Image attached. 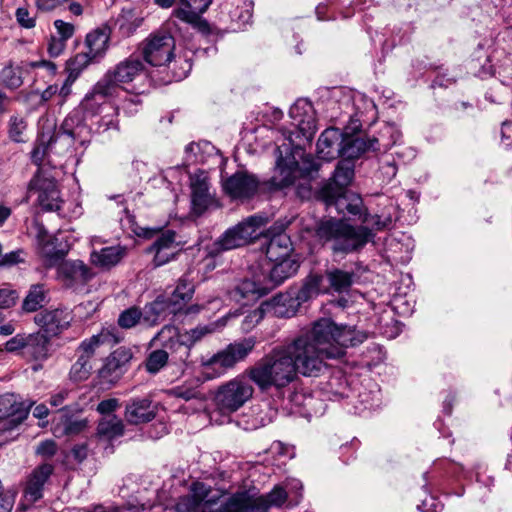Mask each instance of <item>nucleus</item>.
<instances>
[{"mask_svg":"<svg viewBox=\"0 0 512 512\" xmlns=\"http://www.w3.org/2000/svg\"><path fill=\"white\" fill-rule=\"evenodd\" d=\"M366 333L351 326H338L322 318L293 339L277 345L260 358L245 374L261 392L283 389L298 375L319 377L328 369V360L342 359L346 348L357 346Z\"/></svg>","mask_w":512,"mask_h":512,"instance_id":"nucleus-1","label":"nucleus"},{"mask_svg":"<svg viewBox=\"0 0 512 512\" xmlns=\"http://www.w3.org/2000/svg\"><path fill=\"white\" fill-rule=\"evenodd\" d=\"M317 235L330 244L334 253L348 254L361 249L374 234L366 226H352L345 221L328 219L317 227Z\"/></svg>","mask_w":512,"mask_h":512,"instance_id":"nucleus-2","label":"nucleus"},{"mask_svg":"<svg viewBox=\"0 0 512 512\" xmlns=\"http://www.w3.org/2000/svg\"><path fill=\"white\" fill-rule=\"evenodd\" d=\"M117 96L118 95L100 79L81 102V106L86 115H101L98 121V129L100 131L104 132L110 129H119V107L110 102V99Z\"/></svg>","mask_w":512,"mask_h":512,"instance_id":"nucleus-3","label":"nucleus"},{"mask_svg":"<svg viewBox=\"0 0 512 512\" xmlns=\"http://www.w3.org/2000/svg\"><path fill=\"white\" fill-rule=\"evenodd\" d=\"M265 224V218L252 215L233 227L228 228L219 238L205 246L209 257L216 258L223 252L249 244L258 236V230Z\"/></svg>","mask_w":512,"mask_h":512,"instance_id":"nucleus-4","label":"nucleus"},{"mask_svg":"<svg viewBox=\"0 0 512 512\" xmlns=\"http://www.w3.org/2000/svg\"><path fill=\"white\" fill-rule=\"evenodd\" d=\"M287 500V492L281 486H275L266 495H259L256 488L241 489L231 494L225 501L223 512H249V510H267L281 508Z\"/></svg>","mask_w":512,"mask_h":512,"instance_id":"nucleus-5","label":"nucleus"},{"mask_svg":"<svg viewBox=\"0 0 512 512\" xmlns=\"http://www.w3.org/2000/svg\"><path fill=\"white\" fill-rule=\"evenodd\" d=\"M86 130L77 115H69L63 121L61 128L55 134L41 133L39 140L31 152V159L36 165H41L45 156L57 142L66 146L74 143L83 145V131Z\"/></svg>","mask_w":512,"mask_h":512,"instance_id":"nucleus-6","label":"nucleus"},{"mask_svg":"<svg viewBox=\"0 0 512 512\" xmlns=\"http://www.w3.org/2000/svg\"><path fill=\"white\" fill-rule=\"evenodd\" d=\"M254 388L247 375L237 376L219 386L215 394V405L222 414H231L249 401Z\"/></svg>","mask_w":512,"mask_h":512,"instance_id":"nucleus-7","label":"nucleus"},{"mask_svg":"<svg viewBox=\"0 0 512 512\" xmlns=\"http://www.w3.org/2000/svg\"><path fill=\"white\" fill-rule=\"evenodd\" d=\"M224 496L220 489L201 482H192L189 493L182 497L175 506V512H194L197 509H209Z\"/></svg>","mask_w":512,"mask_h":512,"instance_id":"nucleus-8","label":"nucleus"},{"mask_svg":"<svg viewBox=\"0 0 512 512\" xmlns=\"http://www.w3.org/2000/svg\"><path fill=\"white\" fill-rule=\"evenodd\" d=\"M158 342L163 348L171 352L172 361L179 363L182 370L189 367L192 363L191 348L193 345L189 344L181 337L177 327L173 325H165L152 339Z\"/></svg>","mask_w":512,"mask_h":512,"instance_id":"nucleus-9","label":"nucleus"},{"mask_svg":"<svg viewBox=\"0 0 512 512\" xmlns=\"http://www.w3.org/2000/svg\"><path fill=\"white\" fill-rule=\"evenodd\" d=\"M175 40L168 32H158L150 35L142 43V55L152 66L168 64L174 57Z\"/></svg>","mask_w":512,"mask_h":512,"instance_id":"nucleus-10","label":"nucleus"},{"mask_svg":"<svg viewBox=\"0 0 512 512\" xmlns=\"http://www.w3.org/2000/svg\"><path fill=\"white\" fill-rule=\"evenodd\" d=\"M339 105L342 121L347 122L344 129L351 132H358L362 127V117L375 109L373 101L362 93L343 96Z\"/></svg>","mask_w":512,"mask_h":512,"instance_id":"nucleus-11","label":"nucleus"},{"mask_svg":"<svg viewBox=\"0 0 512 512\" xmlns=\"http://www.w3.org/2000/svg\"><path fill=\"white\" fill-rule=\"evenodd\" d=\"M143 72V62L137 57L130 56L109 69L101 80L118 95L121 89H125V84L133 82Z\"/></svg>","mask_w":512,"mask_h":512,"instance_id":"nucleus-12","label":"nucleus"},{"mask_svg":"<svg viewBox=\"0 0 512 512\" xmlns=\"http://www.w3.org/2000/svg\"><path fill=\"white\" fill-rule=\"evenodd\" d=\"M256 339L254 337L244 338L240 341L229 344L224 350L219 351L207 360L202 361L205 367L219 366L231 368L236 363L243 361L254 350Z\"/></svg>","mask_w":512,"mask_h":512,"instance_id":"nucleus-13","label":"nucleus"},{"mask_svg":"<svg viewBox=\"0 0 512 512\" xmlns=\"http://www.w3.org/2000/svg\"><path fill=\"white\" fill-rule=\"evenodd\" d=\"M34 402H19L14 394L0 395V433L5 429H14L25 418Z\"/></svg>","mask_w":512,"mask_h":512,"instance_id":"nucleus-14","label":"nucleus"},{"mask_svg":"<svg viewBox=\"0 0 512 512\" xmlns=\"http://www.w3.org/2000/svg\"><path fill=\"white\" fill-rule=\"evenodd\" d=\"M29 193H37L39 205L46 211L61 208L60 192L54 179L45 177L38 172L29 183Z\"/></svg>","mask_w":512,"mask_h":512,"instance_id":"nucleus-15","label":"nucleus"},{"mask_svg":"<svg viewBox=\"0 0 512 512\" xmlns=\"http://www.w3.org/2000/svg\"><path fill=\"white\" fill-rule=\"evenodd\" d=\"M110 29L107 26L98 27L86 35L85 45L87 51L77 54L74 62L86 66L90 62L98 61L108 49Z\"/></svg>","mask_w":512,"mask_h":512,"instance_id":"nucleus-16","label":"nucleus"},{"mask_svg":"<svg viewBox=\"0 0 512 512\" xmlns=\"http://www.w3.org/2000/svg\"><path fill=\"white\" fill-rule=\"evenodd\" d=\"M191 209L196 216L202 215L215 202L210 192L209 177L204 171H197L190 176Z\"/></svg>","mask_w":512,"mask_h":512,"instance_id":"nucleus-17","label":"nucleus"},{"mask_svg":"<svg viewBox=\"0 0 512 512\" xmlns=\"http://www.w3.org/2000/svg\"><path fill=\"white\" fill-rule=\"evenodd\" d=\"M259 185L254 174L237 171L223 182V190L233 199H249L257 193Z\"/></svg>","mask_w":512,"mask_h":512,"instance_id":"nucleus-18","label":"nucleus"},{"mask_svg":"<svg viewBox=\"0 0 512 512\" xmlns=\"http://www.w3.org/2000/svg\"><path fill=\"white\" fill-rule=\"evenodd\" d=\"M289 116L293 120L299 132L305 139H310L317 130L315 109L307 99H298L289 110Z\"/></svg>","mask_w":512,"mask_h":512,"instance_id":"nucleus-19","label":"nucleus"},{"mask_svg":"<svg viewBox=\"0 0 512 512\" xmlns=\"http://www.w3.org/2000/svg\"><path fill=\"white\" fill-rule=\"evenodd\" d=\"M179 251L180 242L176 240V233L172 230L161 232L147 249L148 253L154 255L153 263L155 267L167 264L174 259Z\"/></svg>","mask_w":512,"mask_h":512,"instance_id":"nucleus-20","label":"nucleus"},{"mask_svg":"<svg viewBox=\"0 0 512 512\" xmlns=\"http://www.w3.org/2000/svg\"><path fill=\"white\" fill-rule=\"evenodd\" d=\"M269 293L260 272H254L252 278H245L235 284L230 291V297L237 302H250Z\"/></svg>","mask_w":512,"mask_h":512,"instance_id":"nucleus-21","label":"nucleus"},{"mask_svg":"<svg viewBox=\"0 0 512 512\" xmlns=\"http://www.w3.org/2000/svg\"><path fill=\"white\" fill-rule=\"evenodd\" d=\"M270 262L267 268H262L260 271L266 286L269 287V292L281 285L288 278L294 276L299 269V263L293 259Z\"/></svg>","mask_w":512,"mask_h":512,"instance_id":"nucleus-22","label":"nucleus"},{"mask_svg":"<svg viewBox=\"0 0 512 512\" xmlns=\"http://www.w3.org/2000/svg\"><path fill=\"white\" fill-rule=\"evenodd\" d=\"M94 275L91 268L81 260L64 261L57 267L58 279L67 287L86 284Z\"/></svg>","mask_w":512,"mask_h":512,"instance_id":"nucleus-23","label":"nucleus"},{"mask_svg":"<svg viewBox=\"0 0 512 512\" xmlns=\"http://www.w3.org/2000/svg\"><path fill=\"white\" fill-rule=\"evenodd\" d=\"M354 132L345 130L340 156L343 159H351L352 161L361 156L366 151H377L380 149L379 139L369 136L350 135Z\"/></svg>","mask_w":512,"mask_h":512,"instance_id":"nucleus-24","label":"nucleus"},{"mask_svg":"<svg viewBox=\"0 0 512 512\" xmlns=\"http://www.w3.org/2000/svg\"><path fill=\"white\" fill-rule=\"evenodd\" d=\"M277 227H271L268 231L269 239L265 244V254L269 261H278L290 259L292 252V242L290 236Z\"/></svg>","mask_w":512,"mask_h":512,"instance_id":"nucleus-25","label":"nucleus"},{"mask_svg":"<svg viewBox=\"0 0 512 512\" xmlns=\"http://www.w3.org/2000/svg\"><path fill=\"white\" fill-rule=\"evenodd\" d=\"M157 408L149 397L132 398L125 407V419L129 424L138 425L152 421Z\"/></svg>","mask_w":512,"mask_h":512,"instance_id":"nucleus-26","label":"nucleus"},{"mask_svg":"<svg viewBox=\"0 0 512 512\" xmlns=\"http://www.w3.org/2000/svg\"><path fill=\"white\" fill-rule=\"evenodd\" d=\"M34 320L46 334L56 336L69 326L71 316L65 309L44 310Z\"/></svg>","mask_w":512,"mask_h":512,"instance_id":"nucleus-27","label":"nucleus"},{"mask_svg":"<svg viewBox=\"0 0 512 512\" xmlns=\"http://www.w3.org/2000/svg\"><path fill=\"white\" fill-rule=\"evenodd\" d=\"M324 278L325 293H346L358 280V275L354 271H348L341 268L327 269L322 275Z\"/></svg>","mask_w":512,"mask_h":512,"instance_id":"nucleus-28","label":"nucleus"},{"mask_svg":"<svg viewBox=\"0 0 512 512\" xmlns=\"http://www.w3.org/2000/svg\"><path fill=\"white\" fill-rule=\"evenodd\" d=\"M343 135L338 128H327L317 141V155L319 159L331 161L341 154Z\"/></svg>","mask_w":512,"mask_h":512,"instance_id":"nucleus-29","label":"nucleus"},{"mask_svg":"<svg viewBox=\"0 0 512 512\" xmlns=\"http://www.w3.org/2000/svg\"><path fill=\"white\" fill-rule=\"evenodd\" d=\"M87 426L85 419H79L70 415L67 407L60 409L52 420V433L55 437L76 435L82 432Z\"/></svg>","mask_w":512,"mask_h":512,"instance_id":"nucleus-30","label":"nucleus"},{"mask_svg":"<svg viewBox=\"0 0 512 512\" xmlns=\"http://www.w3.org/2000/svg\"><path fill=\"white\" fill-rule=\"evenodd\" d=\"M121 341V337L115 327L103 328L98 334L85 339L78 348V353L91 359L96 350L101 346L112 347Z\"/></svg>","mask_w":512,"mask_h":512,"instance_id":"nucleus-31","label":"nucleus"},{"mask_svg":"<svg viewBox=\"0 0 512 512\" xmlns=\"http://www.w3.org/2000/svg\"><path fill=\"white\" fill-rule=\"evenodd\" d=\"M132 357L133 353L130 348L119 347L107 358L101 370L102 376L118 378L127 370Z\"/></svg>","mask_w":512,"mask_h":512,"instance_id":"nucleus-32","label":"nucleus"},{"mask_svg":"<svg viewBox=\"0 0 512 512\" xmlns=\"http://www.w3.org/2000/svg\"><path fill=\"white\" fill-rule=\"evenodd\" d=\"M276 152L278 153L276 160V171L279 173L278 176L273 177L274 184L283 188L287 187L295 181L296 173L298 170V162L295 157L291 154L282 156V152L277 147Z\"/></svg>","mask_w":512,"mask_h":512,"instance_id":"nucleus-33","label":"nucleus"},{"mask_svg":"<svg viewBox=\"0 0 512 512\" xmlns=\"http://www.w3.org/2000/svg\"><path fill=\"white\" fill-rule=\"evenodd\" d=\"M53 472L51 464H43L35 469L28 479L24 498L26 502H35L42 497V487Z\"/></svg>","mask_w":512,"mask_h":512,"instance_id":"nucleus-34","label":"nucleus"},{"mask_svg":"<svg viewBox=\"0 0 512 512\" xmlns=\"http://www.w3.org/2000/svg\"><path fill=\"white\" fill-rule=\"evenodd\" d=\"M50 340L49 337L39 331L27 334L24 358L43 361L49 357Z\"/></svg>","mask_w":512,"mask_h":512,"instance_id":"nucleus-35","label":"nucleus"},{"mask_svg":"<svg viewBox=\"0 0 512 512\" xmlns=\"http://www.w3.org/2000/svg\"><path fill=\"white\" fill-rule=\"evenodd\" d=\"M39 243L41 245L40 254L43 258L44 265L48 268L57 266L62 263L67 249L64 247L58 248L57 242L58 237L54 236L49 239H45V232L39 233Z\"/></svg>","mask_w":512,"mask_h":512,"instance_id":"nucleus-36","label":"nucleus"},{"mask_svg":"<svg viewBox=\"0 0 512 512\" xmlns=\"http://www.w3.org/2000/svg\"><path fill=\"white\" fill-rule=\"evenodd\" d=\"M267 312H271L276 317L290 318L294 316L300 305L297 299H294L290 294H279L271 299V301L264 302Z\"/></svg>","mask_w":512,"mask_h":512,"instance_id":"nucleus-37","label":"nucleus"},{"mask_svg":"<svg viewBox=\"0 0 512 512\" xmlns=\"http://www.w3.org/2000/svg\"><path fill=\"white\" fill-rule=\"evenodd\" d=\"M165 394L169 397H175L185 401L198 400L201 403L206 401V396L202 391L201 382L199 379L187 380L181 385L167 389Z\"/></svg>","mask_w":512,"mask_h":512,"instance_id":"nucleus-38","label":"nucleus"},{"mask_svg":"<svg viewBox=\"0 0 512 512\" xmlns=\"http://www.w3.org/2000/svg\"><path fill=\"white\" fill-rule=\"evenodd\" d=\"M142 313L143 325L146 327L157 325L168 314H176L171 311V305L165 297H158L155 301L145 305Z\"/></svg>","mask_w":512,"mask_h":512,"instance_id":"nucleus-39","label":"nucleus"},{"mask_svg":"<svg viewBox=\"0 0 512 512\" xmlns=\"http://www.w3.org/2000/svg\"><path fill=\"white\" fill-rule=\"evenodd\" d=\"M125 250L120 246H110L93 251L90 255L92 264L101 269H110L124 257Z\"/></svg>","mask_w":512,"mask_h":512,"instance_id":"nucleus-40","label":"nucleus"},{"mask_svg":"<svg viewBox=\"0 0 512 512\" xmlns=\"http://www.w3.org/2000/svg\"><path fill=\"white\" fill-rule=\"evenodd\" d=\"M320 196L328 207L334 206L338 213H346L347 204L350 199V193H348L347 189L337 188L333 185H324L320 191Z\"/></svg>","mask_w":512,"mask_h":512,"instance_id":"nucleus-41","label":"nucleus"},{"mask_svg":"<svg viewBox=\"0 0 512 512\" xmlns=\"http://www.w3.org/2000/svg\"><path fill=\"white\" fill-rule=\"evenodd\" d=\"M324 278L321 274H311L304 281L301 288L293 296L297 299L299 305L309 301L310 299L318 296L320 293H325Z\"/></svg>","mask_w":512,"mask_h":512,"instance_id":"nucleus-42","label":"nucleus"},{"mask_svg":"<svg viewBox=\"0 0 512 512\" xmlns=\"http://www.w3.org/2000/svg\"><path fill=\"white\" fill-rule=\"evenodd\" d=\"M194 294V285L186 278L179 279L172 295L166 298L171 305L172 312H179L182 307L192 298Z\"/></svg>","mask_w":512,"mask_h":512,"instance_id":"nucleus-43","label":"nucleus"},{"mask_svg":"<svg viewBox=\"0 0 512 512\" xmlns=\"http://www.w3.org/2000/svg\"><path fill=\"white\" fill-rule=\"evenodd\" d=\"M142 21L133 9H123L116 19L115 26L121 37L128 38L141 26Z\"/></svg>","mask_w":512,"mask_h":512,"instance_id":"nucleus-44","label":"nucleus"},{"mask_svg":"<svg viewBox=\"0 0 512 512\" xmlns=\"http://www.w3.org/2000/svg\"><path fill=\"white\" fill-rule=\"evenodd\" d=\"M354 161L351 159H342L338 162L332 179L326 185H333L334 187L347 189L354 178Z\"/></svg>","mask_w":512,"mask_h":512,"instance_id":"nucleus-45","label":"nucleus"},{"mask_svg":"<svg viewBox=\"0 0 512 512\" xmlns=\"http://www.w3.org/2000/svg\"><path fill=\"white\" fill-rule=\"evenodd\" d=\"M97 433L109 440L120 437L124 433L123 421L116 415L105 416L98 423Z\"/></svg>","mask_w":512,"mask_h":512,"instance_id":"nucleus-46","label":"nucleus"},{"mask_svg":"<svg viewBox=\"0 0 512 512\" xmlns=\"http://www.w3.org/2000/svg\"><path fill=\"white\" fill-rule=\"evenodd\" d=\"M47 290L43 284H34L30 287L29 292L23 300L22 308L26 312H35L46 299Z\"/></svg>","mask_w":512,"mask_h":512,"instance_id":"nucleus-47","label":"nucleus"},{"mask_svg":"<svg viewBox=\"0 0 512 512\" xmlns=\"http://www.w3.org/2000/svg\"><path fill=\"white\" fill-rule=\"evenodd\" d=\"M28 128L27 119L21 115H12L7 124L8 136L15 143H24Z\"/></svg>","mask_w":512,"mask_h":512,"instance_id":"nucleus-48","label":"nucleus"},{"mask_svg":"<svg viewBox=\"0 0 512 512\" xmlns=\"http://www.w3.org/2000/svg\"><path fill=\"white\" fill-rule=\"evenodd\" d=\"M169 354L167 349H157L152 351L145 361V368L148 373L156 374L168 363Z\"/></svg>","mask_w":512,"mask_h":512,"instance_id":"nucleus-49","label":"nucleus"},{"mask_svg":"<svg viewBox=\"0 0 512 512\" xmlns=\"http://www.w3.org/2000/svg\"><path fill=\"white\" fill-rule=\"evenodd\" d=\"M118 325L123 329H131L138 324L143 325V313L139 307L133 306L119 314Z\"/></svg>","mask_w":512,"mask_h":512,"instance_id":"nucleus-50","label":"nucleus"},{"mask_svg":"<svg viewBox=\"0 0 512 512\" xmlns=\"http://www.w3.org/2000/svg\"><path fill=\"white\" fill-rule=\"evenodd\" d=\"M173 15L179 20L191 24L202 34L210 33L209 23L201 17L202 14L186 13L182 10H174Z\"/></svg>","mask_w":512,"mask_h":512,"instance_id":"nucleus-51","label":"nucleus"},{"mask_svg":"<svg viewBox=\"0 0 512 512\" xmlns=\"http://www.w3.org/2000/svg\"><path fill=\"white\" fill-rule=\"evenodd\" d=\"M2 83L10 89H16L23 84L22 68L8 65L0 73Z\"/></svg>","mask_w":512,"mask_h":512,"instance_id":"nucleus-52","label":"nucleus"},{"mask_svg":"<svg viewBox=\"0 0 512 512\" xmlns=\"http://www.w3.org/2000/svg\"><path fill=\"white\" fill-rule=\"evenodd\" d=\"M91 370L90 359L79 354L77 361L70 369V378L77 382L84 381L90 376Z\"/></svg>","mask_w":512,"mask_h":512,"instance_id":"nucleus-53","label":"nucleus"},{"mask_svg":"<svg viewBox=\"0 0 512 512\" xmlns=\"http://www.w3.org/2000/svg\"><path fill=\"white\" fill-rule=\"evenodd\" d=\"M218 325L216 323H210L205 325H198L195 328H192L186 331L184 334H181V337L186 340L189 344L194 345L205 336L214 333L217 329Z\"/></svg>","mask_w":512,"mask_h":512,"instance_id":"nucleus-54","label":"nucleus"},{"mask_svg":"<svg viewBox=\"0 0 512 512\" xmlns=\"http://www.w3.org/2000/svg\"><path fill=\"white\" fill-rule=\"evenodd\" d=\"M363 222L376 230H383L392 225L393 216L390 212H383L381 214H366L363 218Z\"/></svg>","mask_w":512,"mask_h":512,"instance_id":"nucleus-55","label":"nucleus"},{"mask_svg":"<svg viewBox=\"0 0 512 512\" xmlns=\"http://www.w3.org/2000/svg\"><path fill=\"white\" fill-rule=\"evenodd\" d=\"M397 174V165L394 161V159H390L389 157L384 158L381 160L377 177L380 179L383 183H389Z\"/></svg>","mask_w":512,"mask_h":512,"instance_id":"nucleus-56","label":"nucleus"},{"mask_svg":"<svg viewBox=\"0 0 512 512\" xmlns=\"http://www.w3.org/2000/svg\"><path fill=\"white\" fill-rule=\"evenodd\" d=\"M266 312L267 310L264 303L258 308L249 311L242 321V329L244 331L252 330L264 318Z\"/></svg>","mask_w":512,"mask_h":512,"instance_id":"nucleus-57","label":"nucleus"},{"mask_svg":"<svg viewBox=\"0 0 512 512\" xmlns=\"http://www.w3.org/2000/svg\"><path fill=\"white\" fill-rule=\"evenodd\" d=\"M212 0H180V7L175 10H182L186 13L203 14Z\"/></svg>","mask_w":512,"mask_h":512,"instance_id":"nucleus-58","label":"nucleus"},{"mask_svg":"<svg viewBox=\"0 0 512 512\" xmlns=\"http://www.w3.org/2000/svg\"><path fill=\"white\" fill-rule=\"evenodd\" d=\"M27 334H16L14 337L9 339L5 345L4 350L9 353H14L24 357L25 346H26Z\"/></svg>","mask_w":512,"mask_h":512,"instance_id":"nucleus-59","label":"nucleus"},{"mask_svg":"<svg viewBox=\"0 0 512 512\" xmlns=\"http://www.w3.org/2000/svg\"><path fill=\"white\" fill-rule=\"evenodd\" d=\"M54 27L56 29V34L54 35L58 38H61L65 42L72 38L75 33V26L61 19L54 21Z\"/></svg>","mask_w":512,"mask_h":512,"instance_id":"nucleus-60","label":"nucleus"},{"mask_svg":"<svg viewBox=\"0 0 512 512\" xmlns=\"http://www.w3.org/2000/svg\"><path fill=\"white\" fill-rule=\"evenodd\" d=\"M320 168V164L316 161L313 156L306 155L303 158L302 166L300 168L301 174L304 177L313 178L314 175L318 172Z\"/></svg>","mask_w":512,"mask_h":512,"instance_id":"nucleus-61","label":"nucleus"},{"mask_svg":"<svg viewBox=\"0 0 512 512\" xmlns=\"http://www.w3.org/2000/svg\"><path fill=\"white\" fill-rule=\"evenodd\" d=\"M67 42L58 38L55 35H51L48 42V53L51 57L60 56L66 49Z\"/></svg>","mask_w":512,"mask_h":512,"instance_id":"nucleus-62","label":"nucleus"},{"mask_svg":"<svg viewBox=\"0 0 512 512\" xmlns=\"http://www.w3.org/2000/svg\"><path fill=\"white\" fill-rule=\"evenodd\" d=\"M119 401L116 398H110L106 400H102L98 406L97 411L105 416L114 415L113 412L118 408Z\"/></svg>","mask_w":512,"mask_h":512,"instance_id":"nucleus-63","label":"nucleus"},{"mask_svg":"<svg viewBox=\"0 0 512 512\" xmlns=\"http://www.w3.org/2000/svg\"><path fill=\"white\" fill-rule=\"evenodd\" d=\"M141 103L138 95L130 96L123 101L122 109L127 115L131 116L138 112Z\"/></svg>","mask_w":512,"mask_h":512,"instance_id":"nucleus-64","label":"nucleus"}]
</instances>
